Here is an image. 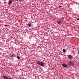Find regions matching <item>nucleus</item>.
Segmentation results:
<instances>
[{
	"instance_id": "1",
	"label": "nucleus",
	"mask_w": 79,
	"mask_h": 79,
	"mask_svg": "<svg viewBox=\"0 0 79 79\" xmlns=\"http://www.w3.org/2000/svg\"><path fill=\"white\" fill-rule=\"evenodd\" d=\"M67 64L68 66H69V67H70V66L73 67V66H74V63L73 61H69L68 62Z\"/></svg>"
},
{
	"instance_id": "2",
	"label": "nucleus",
	"mask_w": 79,
	"mask_h": 79,
	"mask_svg": "<svg viewBox=\"0 0 79 79\" xmlns=\"http://www.w3.org/2000/svg\"><path fill=\"white\" fill-rule=\"evenodd\" d=\"M37 64L38 65H40L41 66H44V64H45V63H44L43 62L40 61H38L37 62Z\"/></svg>"
},
{
	"instance_id": "3",
	"label": "nucleus",
	"mask_w": 79,
	"mask_h": 79,
	"mask_svg": "<svg viewBox=\"0 0 79 79\" xmlns=\"http://www.w3.org/2000/svg\"><path fill=\"white\" fill-rule=\"evenodd\" d=\"M68 58L71 60V59H73V57L71 55H69L68 56Z\"/></svg>"
},
{
	"instance_id": "4",
	"label": "nucleus",
	"mask_w": 79,
	"mask_h": 79,
	"mask_svg": "<svg viewBox=\"0 0 79 79\" xmlns=\"http://www.w3.org/2000/svg\"><path fill=\"white\" fill-rule=\"evenodd\" d=\"M2 77H3L4 79H9V78L7 77V76H6L3 75Z\"/></svg>"
},
{
	"instance_id": "5",
	"label": "nucleus",
	"mask_w": 79,
	"mask_h": 79,
	"mask_svg": "<svg viewBox=\"0 0 79 79\" xmlns=\"http://www.w3.org/2000/svg\"><path fill=\"white\" fill-rule=\"evenodd\" d=\"M12 3V0H10L9 1L8 5H11Z\"/></svg>"
},
{
	"instance_id": "6",
	"label": "nucleus",
	"mask_w": 79,
	"mask_h": 79,
	"mask_svg": "<svg viewBox=\"0 0 79 79\" xmlns=\"http://www.w3.org/2000/svg\"><path fill=\"white\" fill-rule=\"evenodd\" d=\"M62 65L63 66V67H64V68H66V67H67V65H66L65 64H62Z\"/></svg>"
},
{
	"instance_id": "7",
	"label": "nucleus",
	"mask_w": 79,
	"mask_h": 79,
	"mask_svg": "<svg viewBox=\"0 0 79 79\" xmlns=\"http://www.w3.org/2000/svg\"><path fill=\"white\" fill-rule=\"evenodd\" d=\"M61 23L62 22L61 21H58L57 22V23H58V24H61Z\"/></svg>"
},
{
	"instance_id": "8",
	"label": "nucleus",
	"mask_w": 79,
	"mask_h": 79,
	"mask_svg": "<svg viewBox=\"0 0 79 79\" xmlns=\"http://www.w3.org/2000/svg\"><path fill=\"white\" fill-rule=\"evenodd\" d=\"M28 26L29 27H31V23L28 24Z\"/></svg>"
},
{
	"instance_id": "9",
	"label": "nucleus",
	"mask_w": 79,
	"mask_h": 79,
	"mask_svg": "<svg viewBox=\"0 0 79 79\" xmlns=\"http://www.w3.org/2000/svg\"><path fill=\"white\" fill-rule=\"evenodd\" d=\"M17 58H18L19 60H20V59H21V58H20V57L19 56H17Z\"/></svg>"
},
{
	"instance_id": "10",
	"label": "nucleus",
	"mask_w": 79,
	"mask_h": 79,
	"mask_svg": "<svg viewBox=\"0 0 79 79\" xmlns=\"http://www.w3.org/2000/svg\"><path fill=\"white\" fill-rule=\"evenodd\" d=\"M63 52H66V50H65V49H63Z\"/></svg>"
},
{
	"instance_id": "11",
	"label": "nucleus",
	"mask_w": 79,
	"mask_h": 79,
	"mask_svg": "<svg viewBox=\"0 0 79 79\" xmlns=\"http://www.w3.org/2000/svg\"><path fill=\"white\" fill-rule=\"evenodd\" d=\"M13 55H14V54L13 53V55L11 56L10 57H13Z\"/></svg>"
},
{
	"instance_id": "12",
	"label": "nucleus",
	"mask_w": 79,
	"mask_h": 79,
	"mask_svg": "<svg viewBox=\"0 0 79 79\" xmlns=\"http://www.w3.org/2000/svg\"><path fill=\"white\" fill-rule=\"evenodd\" d=\"M77 21H79V18H77Z\"/></svg>"
},
{
	"instance_id": "13",
	"label": "nucleus",
	"mask_w": 79,
	"mask_h": 79,
	"mask_svg": "<svg viewBox=\"0 0 79 79\" xmlns=\"http://www.w3.org/2000/svg\"><path fill=\"white\" fill-rule=\"evenodd\" d=\"M59 7L60 8H61V7H62V6H60Z\"/></svg>"
},
{
	"instance_id": "14",
	"label": "nucleus",
	"mask_w": 79,
	"mask_h": 79,
	"mask_svg": "<svg viewBox=\"0 0 79 79\" xmlns=\"http://www.w3.org/2000/svg\"><path fill=\"white\" fill-rule=\"evenodd\" d=\"M5 26H6V27H7V26H8V25H5Z\"/></svg>"
},
{
	"instance_id": "15",
	"label": "nucleus",
	"mask_w": 79,
	"mask_h": 79,
	"mask_svg": "<svg viewBox=\"0 0 79 79\" xmlns=\"http://www.w3.org/2000/svg\"><path fill=\"white\" fill-rule=\"evenodd\" d=\"M75 3H77V2H75Z\"/></svg>"
},
{
	"instance_id": "16",
	"label": "nucleus",
	"mask_w": 79,
	"mask_h": 79,
	"mask_svg": "<svg viewBox=\"0 0 79 79\" xmlns=\"http://www.w3.org/2000/svg\"><path fill=\"white\" fill-rule=\"evenodd\" d=\"M21 79V78H20V79Z\"/></svg>"
},
{
	"instance_id": "17",
	"label": "nucleus",
	"mask_w": 79,
	"mask_h": 79,
	"mask_svg": "<svg viewBox=\"0 0 79 79\" xmlns=\"http://www.w3.org/2000/svg\"><path fill=\"white\" fill-rule=\"evenodd\" d=\"M12 55H13V54H12Z\"/></svg>"
}]
</instances>
